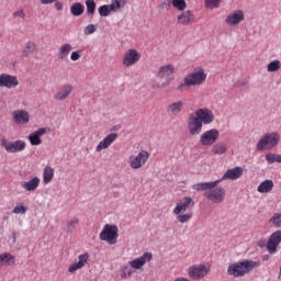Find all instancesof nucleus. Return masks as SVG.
Masks as SVG:
<instances>
[{
	"label": "nucleus",
	"mask_w": 281,
	"mask_h": 281,
	"mask_svg": "<svg viewBox=\"0 0 281 281\" xmlns=\"http://www.w3.org/2000/svg\"><path fill=\"white\" fill-rule=\"evenodd\" d=\"M256 267H260V261L244 259L241 261L233 262L227 267V276H233V278H245V276L251 273Z\"/></svg>",
	"instance_id": "nucleus-1"
},
{
	"label": "nucleus",
	"mask_w": 281,
	"mask_h": 281,
	"mask_svg": "<svg viewBox=\"0 0 281 281\" xmlns=\"http://www.w3.org/2000/svg\"><path fill=\"white\" fill-rule=\"evenodd\" d=\"M156 76L158 80H160V82L153 81L151 88L164 89V87H168V85H170V82L175 80V66L172 65L161 66Z\"/></svg>",
	"instance_id": "nucleus-2"
},
{
	"label": "nucleus",
	"mask_w": 281,
	"mask_h": 281,
	"mask_svg": "<svg viewBox=\"0 0 281 281\" xmlns=\"http://www.w3.org/2000/svg\"><path fill=\"white\" fill-rule=\"evenodd\" d=\"M207 75L205 70L200 69L189 74L184 79L183 83L178 86L177 90L183 93V91H188L189 87H196V85H203V81L206 80Z\"/></svg>",
	"instance_id": "nucleus-3"
},
{
	"label": "nucleus",
	"mask_w": 281,
	"mask_h": 281,
	"mask_svg": "<svg viewBox=\"0 0 281 281\" xmlns=\"http://www.w3.org/2000/svg\"><path fill=\"white\" fill-rule=\"evenodd\" d=\"M280 144V134L277 132L266 133L257 143V150H265L267 146L276 148Z\"/></svg>",
	"instance_id": "nucleus-4"
},
{
	"label": "nucleus",
	"mask_w": 281,
	"mask_h": 281,
	"mask_svg": "<svg viewBox=\"0 0 281 281\" xmlns=\"http://www.w3.org/2000/svg\"><path fill=\"white\" fill-rule=\"evenodd\" d=\"M119 228L116 225L105 224L102 232L100 233V240L109 243V245H115L117 243Z\"/></svg>",
	"instance_id": "nucleus-5"
},
{
	"label": "nucleus",
	"mask_w": 281,
	"mask_h": 281,
	"mask_svg": "<svg viewBox=\"0 0 281 281\" xmlns=\"http://www.w3.org/2000/svg\"><path fill=\"white\" fill-rule=\"evenodd\" d=\"M1 148H4L8 153H23L25 150V140L19 139L13 142H8L7 138H1L0 140Z\"/></svg>",
	"instance_id": "nucleus-6"
},
{
	"label": "nucleus",
	"mask_w": 281,
	"mask_h": 281,
	"mask_svg": "<svg viewBox=\"0 0 281 281\" xmlns=\"http://www.w3.org/2000/svg\"><path fill=\"white\" fill-rule=\"evenodd\" d=\"M187 128L189 131V134L193 137H196V135H201L203 131V124L200 119L196 117V114L189 115L187 120Z\"/></svg>",
	"instance_id": "nucleus-7"
},
{
	"label": "nucleus",
	"mask_w": 281,
	"mask_h": 281,
	"mask_svg": "<svg viewBox=\"0 0 281 281\" xmlns=\"http://www.w3.org/2000/svg\"><path fill=\"white\" fill-rule=\"evenodd\" d=\"M203 196H205V199H207L209 201H212V203H223L225 201V188L216 187L210 189V191L203 193Z\"/></svg>",
	"instance_id": "nucleus-8"
},
{
	"label": "nucleus",
	"mask_w": 281,
	"mask_h": 281,
	"mask_svg": "<svg viewBox=\"0 0 281 281\" xmlns=\"http://www.w3.org/2000/svg\"><path fill=\"white\" fill-rule=\"evenodd\" d=\"M221 133L216 128L209 130L204 132L200 137V144L202 146H212V144H216L218 142Z\"/></svg>",
	"instance_id": "nucleus-9"
},
{
	"label": "nucleus",
	"mask_w": 281,
	"mask_h": 281,
	"mask_svg": "<svg viewBox=\"0 0 281 281\" xmlns=\"http://www.w3.org/2000/svg\"><path fill=\"white\" fill-rule=\"evenodd\" d=\"M148 157H150V154L147 150L139 151L137 156H131V168H133L134 170H138V168H142V166H144L148 161Z\"/></svg>",
	"instance_id": "nucleus-10"
},
{
	"label": "nucleus",
	"mask_w": 281,
	"mask_h": 281,
	"mask_svg": "<svg viewBox=\"0 0 281 281\" xmlns=\"http://www.w3.org/2000/svg\"><path fill=\"white\" fill-rule=\"evenodd\" d=\"M139 58H142L139 52L135 48H131L124 54L123 65L124 67H133V65H137V63H139Z\"/></svg>",
	"instance_id": "nucleus-11"
},
{
	"label": "nucleus",
	"mask_w": 281,
	"mask_h": 281,
	"mask_svg": "<svg viewBox=\"0 0 281 281\" xmlns=\"http://www.w3.org/2000/svg\"><path fill=\"white\" fill-rule=\"evenodd\" d=\"M281 243V231L272 233L267 243L268 252L273 255L278 251V246Z\"/></svg>",
	"instance_id": "nucleus-12"
},
{
	"label": "nucleus",
	"mask_w": 281,
	"mask_h": 281,
	"mask_svg": "<svg viewBox=\"0 0 281 281\" xmlns=\"http://www.w3.org/2000/svg\"><path fill=\"white\" fill-rule=\"evenodd\" d=\"M0 87H5V89H14L19 87V78L9 74H1Z\"/></svg>",
	"instance_id": "nucleus-13"
},
{
	"label": "nucleus",
	"mask_w": 281,
	"mask_h": 281,
	"mask_svg": "<svg viewBox=\"0 0 281 281\" xmlns=\"http://www.w3.org/2000/svg\"><path fill=\"white\" fill-rule=\"evenodd\" d=\"M195 117L200 119L202 124H212L214 122V113L207 108L198 109Z\"/></svg>",
	"instance_id": "nucleus-14"
},
{
	"label": "nucleus",
	"mask_w": 281,
	"mask_h": 281,
	"mask_svg": "<svg viewBox=\"0 0 281 281\" xmlns=\"http://www.w3.org/2000/svg\"><path fill=\"white\" fill-rule=\"evenodd\" d=\"M188 273L192 280H201L207 273V267L205 265L191 266Z\"/></svg>",
	"instance_id": "nucleus-15"
},
{
	"label": "nucleus",
	"mask_w": 281,
	"mask_h": 281,
	"mask_svg": "<svg viewBox=\"0 0 281 281\" xmlns=\"http://www.w3.org/2000/svg\"><path fill=\"white\" fill-rule=\"evenodd\" d=\"M74 91V86L71 83H66L61 86L58 92L55 94L54 99L58 102H63V100H67Z\"/></svg>",
	"instance_id": "nucleus-16"
},
{
	"label": "nucleus",
	"mask_w": 281,
	"mask_h": 281,
	"mask_svg": "<svg viewBox=\"0 0 281 281\" xmlns=\"http://www.w3.org/2000/svg\"><path fill=\"white\" fill-rule=\"evenodd\" d=\"M43 135H47V127H42V128L31 133L29 135V142H30L31 146H41V144H43V140L41 139V137H43Z\"/></svg>",
	"instance_id": "nucleus-17"
},
{
	"label": "nucleus",
	"mask_w": 281,
	"mask_h": 281,
	"mask_svg": "<svg viewBox=\"0 0 281 281\" xmlns=\"http://www.w3.org/2000/svg\"><path fill=\"white\" fill-rule=\"evenodd\" d=\"M243 177V167H235L233 169H227L223 175L222 179L217 181H225V179H229L231 181H236V179H240Z\"/></svg>",
	"instance_id": "nucleus-18"
},
{
	"label": "nucleus",
	"mask_w": 281,
	"mask_h": 281,
	"mask_svg": "<svg viewBox=\"0 0 281 281\" xmlns=\"http://www.w3.org/2000/svg\"><path fill=\"white\" fill-rule=\"evenodd\" d=\"M153 260V254L151 252H145L139 258H136L132 261H130V266L132 269H142L146 262H150Z\"/></svg>",
	"instance_id": "nucleus-19"
},
{
	"label": "nucleus",
	"mask_w": 281,
	"mask_h": 281,
	"mask_svg": "<svg viewBox=\"0 0 281 281\" xmlns=\"http://www.w3.org/2000/svg\"><path fill=\"white\" fill-rule=\"evenodd\" d=\"M117 139V133H111L109 134L105 138H103L100 143L99 146H97L95 151L97 153H102V150H106L113 142Z\"/></svg>",
	"instance_id": "nucleus-20"
},
{
	"label": "nucleus",
	"mask_w": 281,
	"mask_h": 281,
	"mask_svg": "<svg viewBox=\"0 0 281 281\" xmlns=\"http://www.w3.org/2000/svg\"><path fill=\"white\" fill-rule=\"evenodd\" d=\"M241 21H245V13L243 10H236L226 16V23L228 25H238Z\"/></svg>",
	"instance_id": "nucleus-21"
},
{
	"label": "nucleus",
	"mask_w": 281,
	"mask_h": 281,
	"mask_svg": "<svg viewBox=\"0 0 281 281\" xmlns=\"http://www.w3.org/2000/svg\"><path fill=\"white\" fill-rule=\"evenodd\" d=\"M14 124H27L30 122V112L24 110H16L13 112Z\"/></svg>",
	"instance_id": "nucleus-22"
},
{
	"label": "nucleus",
	"mask_w": 281,
	"mask_h": 281,
	"mask_svg": "<svg viewBox=\"0 0 281 281\" xmlns=\"http://www.w3.org/2000/svg\"><path fill=\"white\" fill-rule=\"evenodd\" d=\"M221 183V180H215L212 182H200L192 186L193 190H196L198 192H206V190H214L216 186Z\"/></svg>",
	"instance_id": "nucleus-23"
},
{
	"label": "nucleus",
	"mask_w": 281,
	"mask_h": 281,
	"mask_svg": "<svg viewBox=\"0 0 281 281\" xmlns=\"http://www.w3.org/2000/svg\"><path fill=\"white\" fill-rule=\"evenodd\" d=\"M41 184V179L38 177H34L33 179L29 181H22L21 186L26 192H34Z\"/></svg>",
	"instance_id": "nucleus-24"
},
{
	"label": "nucleus",
	"mask_w": 281,
	"mask_h": 281,
	"mask_svg": "<svg viewBox=\"0 0 281 281\" xmlns=\"http://www.w3.org/2000/svg\"><path fill=\"white\" fill-rule=\"evenodd\" d=\"M192 204V198L184 196L182 202L178 203L173 209V214H181L188 211V207Z\"/></svg>",
	"instance_id": "nucleus-25"
},
{
	"label": "nucleus",
	"mask_w": 281,
	"mask_h": 281,
	"mask_svg": "<svg viewBox=\"0 0 281 281\" xmlns=\"http://www.w3.org/2000/svg\"><path fill=\"white\" fill-rule=\"evenodd\" d=\"M87 260H89V254H83L79 256V261L77 263H71L68 268L69 273H75L78 269H82L85 265H87Z\"/></svg>",
	"instance_id": "nucleus-26"
},
{
	"label": "nucleus",
	"mask_w": 281,
	"mask_h": 281,
	"mask_svg": "<svg viewBox=\"0 0 281 281\" xmlns=\"http://www.w3.org/2000/svg\"><path fill=\"white\" fill-rule=\"evenodd\" d=\"M192 21H194V14H192V11L190 10L182 12L178 16V23H180L181 25H190Z\"/></svg>",
	"instance_id": "nucleus-27"
},
{
	"label": "nucleus",
	"mask_w": 281,
	"mask_h": 281,
	"mask_svg": "<svg viewBox=\"0 0 281 281\" xmlns=\"http://www.w3.org/2000/svg\"><path fill=\"white\" fill-rule=\"evenodd\" d=\"M273 180H263L257 188V192L260 194H269L273 190Z\"/></svg>",
	"instance_id": "nucleus-28"
},
{
	"label": "nucleus",
	"mask_w": 281,
	"mask_h": 281,
	"mask_svg": "<svg viewBox=\"0 0 281 281\" xmlns=\"http://www.w3.org/2000/svg\"><path fill=\"white\" fill-rule=\"evenodd\" d=\"M183 111V101H177L167 106V113H172V115H179Z\"/></svg>",
	"instance_id": "nucleus-29"
},
{
	"label": "nucleus",
	"mask_w": 281,
	"mask_h": 281,
	"mask_svg": "<svg viewBox=\"0 0 281 281\" xmlns=\"http://www.w3.org/2000/svg\"><path fill=\"white\" fill-rule=\"evenodd\" d=\"M36 52V43L29 41L25 45V49L21 52L22 58H30L31 54H34Z\"/></svg>",
	"instance_id": "nucleus-30"
},
{
	"label": "nucleus",
	"mask_w": 281,
	"mask_h": 281,
	"mask_svg": "<svg viewBox=\"0 0 281 281\" xmlns=\"http://www.w3.org/2000/svg\"><path fill=\"white\" fill-rule=\"evenodd\" d=\"M70 12L72 16H82V14H85V5L80 2H75L70 7Z\"/></svg>",
	"instance_id": "nucleus-31"
},
{
	"label": "nucleus",
	"mask_w": 281,
	"mask_h": 281,
	"mask_svg": "<svg viewBox=\"0 0 281 281\" xmlns=\"http://www.w3.org/2000/svg\"><path fill=\"white\" fill-rule=\"evenodd\" d=\"M72 47L71 44H64L58 50V58L59 60H65L67 56H69V52H71Z\"/></svg>",
	"instance_id": "nucleus-32"
},
{
	"label": "nucleus",
	"mask_w": 281,
	"mask_h": 281,
	"mask_svg": "<svg viewBox=\"0 0 281 281\" xmlns=\"http://www.w3.org/2000/svg\"><path fill=\"white\" fill-rule=\"evenodd\" d=\"M3 262L4 265H8L9 267L11 265H14L16 260L14 259V256L10 252H4L0 255V263Z\"/></svg>",
	"instance_id": "nucleus-33"
},
{
	"label": "nucleus",
	"mask_w": 281,
	"mask_h": 281,
	"mask_svg": "<svg viewBox=\"0 0 281 281\" xmlns=\"http://www.w3.org/2000/svg\"><path fill=\"white\" fill-rule=\"evenodd\" d=\"M211 151L213 155H225L227 153V145L223 143L215 144Z\"/></svg>",
	"instance_id": "nucleus-34"
},
{
	"label": "nucleus",
	"mask_w": 281,
	"mask_h": 281,
	"mask_svg": "<svg viewBox=\"0 0 281 281\" xmlns=\"http://www.w3.org/2000/svg\"><path fill=\"white\" fill-rule=\"evenodd\" d=\"M52 179H54V168L46 166L44 168L43 181L44 183H49Z\"/></svg>",
	"instance_id": "nucleus-35"
},
{
	"label": "nucleus",
	"mask_w": 281,
	"mask_h": 281,
	"mask_svg": "<svg viewBox=\"0 0 281 281\" xmlns=\"http://www.w3.org/2000/svg\"><path fill=\"white\" fill-rule=\"evenodd\" d=\"M126 5V0H112L110 8L112 12H117V10H122Z\"/></svg>",
	"instance_id": "nucleus-36"
},
{
	"label": "nucleus",
	"mask_w": 281,
	"mask_h": 281,
	"mask_svg": "<svg viewBox=\"0 0 281 281\" xmlns=\"http://www.w3.org/2000/svg\"><path fill=\"white\" fill-rule=\"evenodd\" d=\"M266 160L268 161V164H281V155L280 154H273V153H269L266 155Z\"/></svg>",
	"instance_id": "nucleus-37"
},
{
	"label": "nucleus",
	"mask_w": 281,
	"mask_h": 281,
	"mask_svg": "<svg viewBox=\"0 0 281 281\" xmlns=\"http://www.w3.org/2000/svg\"><path fill=\"white\" fill-rule=\"evenodd\" d=\"M100 16H109L113 12L111 4H103L98 9Z\"/></svg>",
	"instance_id": "nucleus-38"
},
{
	"label": "nucleus",
	"mask_w": 281,
	"mask_h": 281,
	"mask_svg": "<svg viewBox=\"0 0 281 281\" xmlns=\"http://www.w3.org/2000/svg\"><path fill=\"white\" fill-rule=\"evenodd\" d=\"M171 4L176 8V10H179L180 12H183V10L188 8L186 0H171Z\"/></svg>",
	"instance_id": "nucleus-39"
},
{
	"label": "nucleus",
	"mask_w": 281,
	"mask_h": 281,
	"mask_svg": "<svg viewBox=\"0 0 281 281\" xmlns=\"http://www.w3.org/2000/svg\"><path fill=\"white\" fill-rule=\"evenodd\" d=\"M95 1L94 0H87L86 1V8H87V14L90 16H93L95 14Z\"/></svg>",
	"instance_id": "nucleus-40"
},
{
	"label": "nucleus",
	"mask_w": 281,
	"mask_h": 281,
	"mask_svg": "<svg viewBox=\"0 0 281 281\" xmlns=\"http://www.w3.org/2000/svg\"><path fill=\"white\" fill-rule=\"evenodd\" d=\"M280 67H281L280 60L276 59L268 64L267 71H269V72L279 71Z\"/></svg>",
	"instance_id": "nucleus-41"
},
{
	"label": "nucleus",
	"mask_w": 281,
	"mask_h": 281,
	"mask_svg": "<svg viewBox=\"0 0 281 281\" xmlns=\"http://www.w3.org/2000/svg\"><path fill=\"white\" fill-rule=\"evenodd\" d=\"M133 276V269L128 268V266H124L121 270V278L126 280Z\"/></svg>",
	"instance_id": "nucleus-42"
},
{
	"label": "nucleus",
	"mask_w": 281,
	"mask_h": 281,
	"mask_svg": "<svg viewBox=\"0 0 281 281\" xmlns=\"http://www.w3.org/2000/svg\"><path fill=\"white\" fill-rule=\"evenodd\" d=\"M270 223H272L273 226L280 228L281 227V213H274L273 216L270 218Z\"/></svg>",
	"instance_id": "nucleus-43"
},
{
	"label": "nucleus",
	"mask_w": 281,
	"mask_h": 281,
	"mask_svg": "<svg viewBox=\"0 0 281 281\" xmlns=\"http://www.w3.org/2000/svg\"><path fill=\"white\" fill-rule=\"evenodd\" d=\"M179 223H188L190 218H192V213H187V214H176Z\"/></svg>",
	"instance_id": "nucleus-44"
},
{
	"label": "nucleus",
	"mask_w": 281,
	"mask_h": 281,
	"mask_svg": "<svg viewBox=\"0 0 281 281\" xmlns=\"http://www.w3.org/2000/svg\"><path fill=\"white\" fill-rule=\"evenodd\" d=\"M95 30H98V27L94 24H89L85 27L83 34H86V36H89L90 34H93Z\"/></svg>",
	"instance_id": "nucleus-45"
},
{
	"label": "nucleus",
	"mask_w": 281,
	"mask_h": 281,
	"mask_svg": "<svg viewBox=\"0 0 281 281\" xmlns=\"http://www.w3.org/2000/svg\"><path fill=\"white\" fill-rule=\"evenodd\" d=\"M79 223V220L78 218H72L68 222L67 226H66V229L67 232H71L76 225Z\"/></svg>",
	"instance_id": "nucleus-46"
},
{
	"label": "nucleus",
	"mask_w": 281,
	"mask_h": 281,
	"mask_svg": "<svg viewBox=\"0 0 281 281\" xmlns=\"http://www.w3.org/2000/svg\"><path fill=\"white\" fill-rule=\"evenodd\" d=\"M13 214H25V212H27V206H23V205H18L13 209Z\"/></svg>",
	"instance_id": "nucleus-47"
},
{
	"label": "nucleus",
	"mask_w": 281,
	"mask_h": 281,
	"mask_svg": "<svg viewBox=\"0 0 281 281\" xmlns=\"http://www.w3.org/2000/svg\"><path fill=\"white\" fill-rule=\"evenodd\" d=\"M170 5H172V1L165 0L159 4L160 10H170Z\"/></svg>",
	"instance_id": "nucleus-48"
},
{
	"label": "nucleus",
	"mask_w": 281,
	"mask_h": 281,
	"mask_svg": "<svg viewBox=\"0 0 281 281\" xmlns=\"http://www.w3.org/2000/svg\"><path fill=\"white\" fill-rule=\"evenodd\" d=\"M14 19L20 18V19H25V11L23 9H20L15 12H13Z\"/></svg>",
	"instance_id": "nucleus-49"
},
{
	"label": "nucleus",
	"mask_w": 281,
	"mask_h": 281,
	"mask_svg": "<svg viewBox=\"0 0 281 281\" xmlns=\"http://www.w3.org/2000/svg\"><path fill=\"white\" fill-rule=\"evenodd\" d=\"M70 59L74 61L80 60V50L72 52L70 55Z\"/></svg>",
	"instance_id": "nucleus-50"
},
{
	"label": "nucleus",
	"mask_w": 281,
	"mask_h": 281,
	"mask_svg": "<svg viewBox=\"0 0 281 281\" xmlns=\"http://www.w3.org/2000/svg\"><path fill=\"white\" fill-rule=\"evenodd\" d=\"M218 3L221 0H206V5H214V8H218Z\"/></svg>",
	"instance_id": "nucleus-51"
},
{
	"label": "nucleus",
	"mask_w": 281,
	"mask_h": 281,
	"mask_svg": "<svg viewBox=\"0 0 281 281\" xmlns=\"http://www.w3.org/2000/svg\"><path fill=\"white\" fill-rule=\"evenodd\" d=\"M267 239H259L257 241V246H259L260 249H265V247H267Z\"/></svg>",
	"instance_id": "nucleus-52"
},
{
	"label": "nucleus",
	"mask_w": 281,
	"mask_h": 281,
	"mask_svg": "<svg viewBox=\"0 0 281 281\" xmlns=\"http://www.w3.org/2000/svg\"><path fill=\"white\" fill-rule=\"evenodd\" d=\"M55 10H57L58 12H60V10H63V2H56L55 3Z\"/></svg>",
	"instance_id": "nucleus-53"
},
{
	"label": "nucleus",
	"mask_w": 281,
	"mask_h": 281,
	"mask_svg": "<svg viewBox=\"0 0 281 281\" xmlns=\"http://www.w3.org/2000/svg\"><path fill=\"white\" fill-rule=\"evenodd\" d=\"M56 0H41L42 5H49V3H54Z\"/></svg>",
	"instance_id": "nucleus-54"
},
{
	"label": "nucleus",
	"mask_w": 281,
	"mask_h": 281,
	"mask_svg": "<svg viewBox=\"0 0 281 281\" xmlns=\"http://www.w3.org/2000/svg\"><path fill=\"white\" fill-rule=\"evenodd\" d=\"M12 243H16V231H12Z\"/></svg>",
	"instance_id": "nucleus-55"
},
{
	"label": "nucleus",
	"mask_w": 281,
	"mask_h": 281,
	"mask_svg": "<svg viewBox=\"0 0 281 281\" xmlns=\"http://www.w3.org/2000/svg\"><path fill=\"white\" fill-rule=\"evenodd\" d=\"M270 259H271V256H269V255H265V256L262 257L263 262H267V261H269Z\"/></svg>",
	"instance_id": "nucleus-56"
}]
</instances>
